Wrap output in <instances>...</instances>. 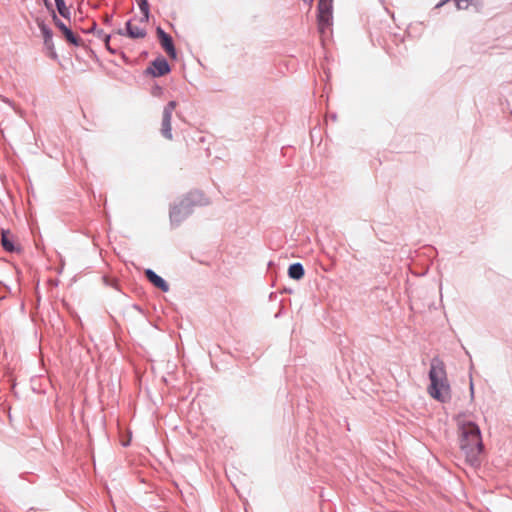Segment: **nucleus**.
I'll use <instances>...</instances> for the list:
<instances>
[{
  "instance_id": "obj_28",
  "label": "nucleus",
  "mask_w": 512,
  "mask_h": 512,
  "mask_svg": "<svg viewBox=\"0 0 512 512\" xmlns=\"http://www.w3.org/2000/svg\"><path fill=\"white\" fill-rule=\"evenodd\" d=\"M44 46L48 51L55 49L53 39H51L49 43L44 42Z\"/></svg>"
},
{
  "instance_id": "obj_33",
  "label": "nucleus",
  "mask_w": 512,
  "mask_h": 512,
  "mask_svg": "<svg viewBox=\"0 0 512 512\" xmlns=\"http://www.w3.org/2000/svg\"><path fill=\"white\" fill-rule=\"evenodd\" d=\"M470 394H471V398L473 399L474 398V385H473L472 381L470 382Z\"/></svg>"
},
{
  "instance_id": "obj_38",
  "label": "nucleus",
  "mask_w": 512,
  "mask_h": 512,
  "mask_svg": "<svg viewBox=\"0 0 512 512\" xmlns=\"http://www.w3.org/2000/svg\"><path fill=\"white\" fill-rule=\"evenodd\" d=\"M129 437H130V441H131L132 440V432L131 431H130Z\"/></svg>"
},
{
  "instance_id": "obj_12",
  "label": "nucleus",
  "mask_w": 512,
  "mask_h": 512,
  "mask_svg": "<svg viewBox=\"0 0 512 512\" xmlns=\"http://www.w3.org/2000/svg\"><path fill=\"white\" fill-rule=\"evenodd\" d=\"M36 22H37L38 28L43 36V41L49 43L50 40L53 39L52 29L42 19H37Z\"/></svg>"
},
{
  "instance_id": "obj_1",
  "label": "nucleus",
  "mask_w": 512,
  "mask_h": 512,
  "mask_svg": "<svg viewBox=\"0 0 512 512\" xmlns=\"http://www.w3.org/2000/svg\"><path fill=\"white\" fill-rule=\"evenodd\" d=\"M465 413L455 416L458 427L459 447L465 455L466 463L473 468L480 467V456L484 453L485 447L482 440V433L478 424L472 420H463Z\"/></svg>"
},
{
  "instance_id": "obj_30",
  "label": "nucleus",
  "mask_w": 512,
  "mask_h": 512,
  "mask_svg": "<svg viewBox=\"0 0 512 512\" xmlns=\"http://www.w3.org/2000/svg\"><path fill=\"white\" fill-rule=\"evenodd\" d=\"M48 55H49V57H50V58H52L53 60H57V59H58V55H57V53H56L55 49L50 50Z\"/></svg>"
},
{
  "instance_id": "obj_13",
  "label": "nucleus",
  "mask_w": 512,
  "mask_h": 512,
  "mask_svg": "<svg viewBox=\"0 0 512 512\" xmlns=\"http://www.w3.org/2000/svg\"><path fill=\"white\" fill-rule=\"evenodd\" d=\"M171 119H172V117H170V116L162 115L161 134L164 138H166L168 140H171L173 138Z\"/></svg>"
},
{
  "instance_id": "obj_2",
  "label": "nucleus",
  "mask_w": 512,
  "mask_h": 512,
  "mask_svg": "<svg viewBox=\"0 0 512 512\" xmlns=\"http://www.w3.org/2000/svg\"><path fill=\"white\" fill-rule=\"evenodd\" d=\"M430 384L428 385L429 395L440 403H446L451 398V388L447 379L444 362L435 356L430 361L428 372Z\"/></svg>"
},
{
  "instance_id": "obj_3",
  "label": "nucleus",
  "mask_w": 512,
  "mask_h": 512,
  "mask_svg": "<svg viewBox=\"0 0 512 512\" xmlns=\"http://www.w3.org/2000/svg\"><path fill=\"white\" fill-rule=\"evenodd\" d=\"M208 199L200 190L188 192L177 204L170 207L169 217L172 226H179L189 215H191L196 206H206Z\"/></svg>"
},
{
  "instance_id": "obj_11",
  "label": "nucleus",
  "mask_w": 512,
  "mask_h": 512,
  "mask_svg": "<svg viewBox=\"0 0 512 512\" xmlns=\"http://www.w3.org/2000/svg\"><path fill=\"white\" fill-rule=\"evenodd\" d=\"M65 41L74 47H80L83 45V40L80 36L75 34L71 28H68L66 31L62 33Z\"/></svg>"
},
{
  "instance_id": "obj_27",
  "label": "nucleus",
  "mask_w": 512,
  "mask_h": 512,
  "mask_svg": "<svg viewBox=\"0 0 512 512\" xmlns=\"http://www.w3.org/2000/svg\"><path fill=\"white\" fill-rule=\"evenodd\" d=\"M112 34L115 36V38L117 36H127V34L125 33V30H124V26L119 28L115 33H112Z\"/></svg>"
},
{
  "instance_id": "obj_37",
  "label": "nucleus",
  "mask_w": 512,
  "mask_h": 512,
  "mask_svg": "<svg viewBox=\"0 0 512 512\" xmlns=\"http://www.w3.org/2000/svg\"><path fill=\"white\" fill-rule=\"evenodd\" d=\"M272 265H274V262L273 261H269L268 262V267H271Z\"/></svg>"
},
{
  "instance_id": "obj_29",
  "label": "nucleus",
  "mask_w": 512,
  "mask_h": 512,
  "mask_svg": "<svg viewBox=\"0 0 512 512\" xmlns=\"http://www.w3.org/2000/svg\"><path fill=\"white\" fill-rule=\"evenodd\" d=\"M97 31V24L95 22L92 23V26L87 29V30H84L85 33H95Z\"/></svg>"
},
{
  "instance_id": "obj_19",
  "label": "nucleus",
  "mask_w": 512,
  "mask_h": 512,
  "mask_svg": "<svg viewBox=\"0 0 512 512\" xmlns=\"http://www.w3.org/2000/svg\"><path fill=\"white\" fill-rule=\"evenodd\" d=\"M111 317L114 320L115 324L118 326L121 325V322H125V313L120 309H113Z\"/></svg>"
},
{
  "instance_id": "obj_6",
  "label": "nucleus",
  "mask_w": 512,
  "mask_h": 512,
  "mask_svg": "<svg viewBox=\"0 0 512 512\" xmlns=\"http://www.w3.org/2000/svg\"><path fill=\"white\" fill-rule=\"evenodd\" d=\"M115 56V59L111 60L115 66V69L110 70L109 74L121 82H126L128 77L126 75V71L121 67V65L128 64V57L123 50H120L119 54Z\"/></svg>"
},
{
  "instance_id": "obj_7",
  "label": "nucleus",
  "mask_w": 512,
  "mask_h": 512,
  "mask_svg": "<svg viewBox=\"0 0 512 512\" xmlns=\"http://www.w3.org/2000/svg\"><path fill=\"white\" fill-rule=\"evenodd\" d=\"M144 275L151 285L159 289L161 292H168L170 289L169 283L153 269L147 268L144 270Z\"/></svg>"
},
{
  "instance_id": "obj_5",
  "label": "nucleus",
  "mask_w": 512,
  "mask_h": 512,
  "mask_svg": "<svg viewBox=\"0 0 512 512\" xmlns=\"http://www.w3.org/2000/svg\"><path fill=\"white\" fill-rule=\"evenodd\" d=\"M170 72L171 66L168 60L163 55H159L149 63L143 73L146 76L159 78L169 74Z\"/></svg>"
},
{
  "instance_id": "obj_25",
  "label": "nucleus",
  "mask_w": 512,
  "mask_h": 512,
  "mask_svg": "<svg viewBox=\"0 0 512 512\" xmlns=\"http://www.w3.org/2000/svg\"><path fill=\"white\" fill-rule=\"evenodd\" d=\"M472 4V0H466V1H461L460 2V7H456L458 10H463V9H467L469 7V5Z\"/></svg>"
},
{
  "instance_id": "obj_18",
  "label": "nucleus",
  "mask_w": 512,
  "mask_h": 512,
  "mask_svg": "<svg viewBox=\"0 0 512 512\" xmlns=\"http://www.w3.org/2000/svg\"><path fill=\"white\" fill-rule=\"evenodd\" d=\"M51 18H52V21L54 23V25L57 27V29L63 33L64 31H66L69 27L57 16V13L56 12H53L52 14H50Z\"/></svg>"
},
{
  "instance_id": "obj_26",
  "label": "nucleus",
  "mask_w": 512,
  "mask_h": 512,
  "mask_svg": "<svg viewBox=\"0 0 512 512\" xmlns=\"http://www.w3.org/2000/svg\"><path fill=\"white\" fill-rule=\"evenodd\" d=\"M96 36L100 39H102L104 42H105V35H107L102 29H97V31L95 32ZM109 35H113L112 33H110Z\"/></svg>"
},
{
  "instance_id": "obj_24",
  "label": "nucleus",
  "mask_w": 512,
  "mask_h": 512,
  "mask_svg": "<svg viewBox=\"0 0 512 512\" xmlns=\"http://www.w3.org/2000/svg\"><path fill=\"white\" fill-rule=\"evenodd\" d=\"M43 3H44L45 8L47 9V11L50 14H52L53 12H56L54 7H53V4L51 3L50 0H43Z\"/></svg>"
},
{
  "instance_id": "obj_36",
  "label": "nucleus",
  "mask_w": 512,
  "mask_h": 512,
  "mask_svg": "<svg viewBox=\"0 0 512 512\" xmlns=\"http://www.w3.org/2000/svg\"><path fill=\"white\" fill-rule=\"evenodd\" d=\"M133 9H134L133 3L130 2V8H129L130 14L133 12Z\"/></svg>"
},
{
  "instance_id": "obj_8",
  "label": "nucleus",
  "mask_w": 512,
  "mask_h": 512,
  "mask_svg": "<svg viewBox=\"0 0 512 512\" xmlns=\"http://www.w3.org/2000/svg\"><path fill=\"white\" fill-rule=\"evenodd\" d=\"M1 245L4 251L8 253H18L21 247L14 242L13 236L8 229L1 230Z\"/></svg>"
},
{
  "instance_id": "obj_16",
  "label": "nucleus",
  "mask_w": 512,
  "mask_h": 512,
  "mask_svg": "<svg viewBox=\"0 0 512 512\" xmlns=\"http://www.w3.org/2000/svg\"><path fill=\"white\" fill-rule=\"evenodd\" d=\"M130 22L132 19L130 18ZM147 32L144 28H140L138 26L132 25L130 23V39H140L146 36Z\"/></svg>"
},
{
  "instance_id": "obj_9",
  "label": "nucleus",
  "mask_w": 512,
  "mask_h": 512,
  "mask_svg": "<svg viewBox=\"0 0 512 512\" xmlns=\"http://www.w3.org/2000/svg\"><path fill=\"white\" fill-rule=\"evenodd\" d=\"M287 274L293 280H301L305 276V269L302 263L295 262L289 265Z\"/></svg>"
},
{
  "instance_id": "obj_23",
  "label": "nucleus",
  "mask_w": 512,
  "mask_h": 512,
  "mask_svg": "<svg viewBox=\"0 0 512 512\" xmlns=\"http://www.w3.org/2000/svg\"><path fill=\"white\" fill-rule=\"evenodd\" d=\"M104 279H105L107 285L114 286L118 291H120L123 295H125V293L122 291V288L119 286L118 280H116V279L109 280L106 277H104Z\"/></svg>"
},
{
  "instance_id": "obj_15",
  "label": "nucleus",
  "mask_w": 512,
  "mask_h": 512,
  "mask_svg": "<svg viewBox=\"0 0 512 512\" xmlns=\"http://www.w3.org/2000/svg\"><path fill=\"white\" fill-rule=\"evenodd\" d=\"M142 14L140 22H147L150 18V4L148 0H136Z\"/></svg>"
},
{
  "instance_id": "obj_32",
  "label": "nucleus",
  "mask_w": 512,
  "mask_h": 512,
  "mask_svg": "<svg viewBox=\"0 0 512 512\" xmlns=\"http://www.w3.org/2000/svg\"><path fill=\"white\" fill-rule=\"evenodd\" d=\"M112 20H113V16L112 15H107L105 17V23L106 24H110L112 22Z\"/></svg>"
},
{
  "instance_id": "obj_20",
  "label": "nucleus",
  "mask_w": 512,
  "mask_h": 512,
  "mask_svg": "<svg viewBox=\"0 0 512 512\" xmlns=\"http://www.w3.org/2000/svg\"><path fill=\"white\" fill-rule=\"evenodd\" d=\"M176 106H177V102L176 101H174V100L169 101L164 106L163 116H170V117H172V113H173L174 109L176 108Z\"/></svg>"
},
{
  "instance_id": "obj_31",
  "label": "nucleus",
  "mask_w": 512,
  "mask_h": 512,
  "mask_svg": "<svg viewBox=\"0 0 512 512\" xmlns=\"http://www.w3.org/2000/svg\"><path fill=\"white\" fill-rule=\"evenodd\" d=\"M131 307L135 309L139 314H143V311L138 304H133Z\"/></svg>"
},
{
  "instance_id": "obj_21",
  "label": "nucleus",
  "mask_w": 512,
  "mask_h": 512,
  "mask_svg": "<svg viewBox=\"0 0 512 512\" xmlns=\"http://www.w3.org/2000/svg\"><path fill=\"white\" fill-rule=\"evenodd\" d=\"M164 51L167 53V55H168L171 59H173V60H176V59H177V49H176V47H175V45H174V44H173L172 46H170V47L166 48Z\"/></svg>"
},
{
  "instance_id": "obj_4",
  "label": "nucleus",
  "mask_w": 512,
  "mask_h": 512,
  "mask_svg": "<svg viewBox=\"0 0 512 512\" xmlns=\"http://www.w3.org/2000/svg\"><path fill=\"white\" fill-rule=\"evenodd\" d=\"M317 25L320 34L333 25V0H318L317 4Z\"/></svg>"
},
{
  "instance_id": "obj_10",
  "label": "nucleus",
  "mask_w": 512,
  "mask_h": 512,
  "mask_svg": "<svg viewBox=\"0 0 512 512\" xmlns=\"http://www.w3.org/2000/svg\"><path fill=\"white\" fill-rule=\"evenodd\" d=\"M156 35L163 50L174 44L173 38L161 26L156 28Z\"/></svg>"
},
{
  "instance_id": "obj_35",
  "label": "nucleus",
  "mask_w": 512,
  "mask_h": 512,
  "mask_svg": "<svg viewBox=\"0 0 512 512\" xmlns=\"http://www.w3.org/2000/svg\"><path fill=\"white\" fill-rule=\"evenodd\" d=\"M121 444H122L123 447H127L128 446V439L122 438Z\"/></svg>"
},
{
  "instance_id": "obj_17",
  "label": "nucleus",
  "mask_w": 512,
  "mask_h": 512,
  "mask_svg": "<svg viewBox=\"0 0 512 512\" xmlns=\"http://www.w3.org/2000/svg\"><path fill=\"white\" fill-rule=\"evenodd\" d=\"M111 40H115V36L114 35H105V46L107 48V50L113 54V55H118L119 54V51L120 50H123L122 48H119V47H114L112 44H111Z\"/></svg>"
},
{
  "instance_id": "obj_22",
  "label": "nucleus",
  "mask_w": 512,
  "mask_h": 512,
  "mask_svg": "<svg viewBox=\"0 0 512 512\" xmlns=\"http://www.w3.org/2000/svg\"><path fill=\"white\" fill-rule=\"evenodd\" d=\"M151 94L155 97H160L163 94V87L158 84H154L151 88Z\"/></svg>"
},
{
  "instance_id": "obj_34",
  "label": "nucleus",
  "mask_w": 512,
  "mask_h": 512,
  "mask_svg": "<svg viewBox=\"0 0 512 512\" xmlns=\"http://www.w3.org/2000/svg\"><path fill=\"white\" fill-rule=\"evenodd\" d=\"M125 33L128 35L129 29H128V20H126L123 24Z\"/></svg>"
},
{
  "instance_id": "obj_14",
  "label": "nucleus",
  "mask_w": 512,
  "mask_h": 512,
  "mask_svg": "<svg viewBox=\"0 0 512 512\" xmlns=\"http://www.w3.org/2000/svg\"><path fill=\"white\" fill-rule=\"evenodd\" d=\"M54 1H55L56 10L59 13V15L61 17H63L64 19L70 21L71 20V11H70V7L66 5L65 0H54Z\"/></svg>"
}]
</instances>
